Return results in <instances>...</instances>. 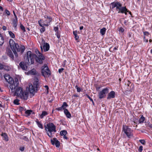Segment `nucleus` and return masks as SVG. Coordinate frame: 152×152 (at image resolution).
Returning <instances> with one entry per match:
<instances>
[{"label":"nucleus","mask_w":152,"mask_h":152,"mask_svg":"<svg viewBox=\"0 0 152 152\" xmlns=\"http://www.w3.org/2000/svg\"><path fill=\"white\" fill-rule=\"evenodd\" d=\"M140 142L143 145H145V142L143 140H140Z\"/></svg>","instance_id":"obj_38"},{"label":"nucleus","mask_w":152,"mask_h":152,"mask_svg":"<svg viewBox=\"0 0 152 152\" xmlns=\"http://www.w3.org/2000/svg\"><path fill=\"white\" fill-rule=\"evenodd\" d=\"M58 27H55L54 28V30H55V31H58Z\"/></svg>","instance_id":"obj_44"},{"label":"nucleus","mask_w":152,"mask_h":152,"mask_svg":"<svg viewBox=\"0 0 152 152\" xmlns=\"http://www.w3.org/2000/svg\"><path fill=\"white\" fill-rule=\"evenodd\" d=\"M13 26L15 28H16L17 27L18 24L17 18H14L13 19Z\"/></svg>","instance_id":"obj_23"},{"label":"nucleus","mask_w":152,"mask_h":152,"mask_svg":"<svg viewBox=\"0 0 152 152\" xmlns=\"http://www.w3.org/2000/svg\"><path fill=\"white\" fill-rule=\"evenodd\" d=\"M83 26H81L80 27V30L83 29Z\"/></svg>","instance_id":"obj_56"},{"label":"nucleus","mask_w":152,"mask_h":152,"mask_svg":"<svg viewBox=\"0 0 152 152\" xmlns=\"http://www.w3.org/2000/svg\"><path fill=\"white\" fill-rule=\"evenodd\" d=\"M18 97L22 99L26 100L28 97V93L27 91H23Z\"/></svg>","instance_id":"obj_12"},{"label":"nucleus","mask_w":152,"mask_h":152,"mask_svg":"<svg viewBox=\"0 0 152 152\" xmlns=\"http://www.w3.org/2000/svg\"><path fill=\"white\" fill-rule=\"evenodd\" d=\"M7 82L8 83H9L10 84L9 85V88H10V86H13V85H14L15 83H17L18 84V79L17 78H15V80H14L13 78L11 77L9 78L8 79V80L7 81Z\"/></svg>","instance_id":"obj_11"},{"label":"nucleus","mask_w":152,"mask_h":152,"mask_svg":"<svg viewBox=\"0 0 152 152\" xmlns=\"http://www.w3.org/2000/svg\"><path fill=\"white\" fill-rule=\"evenodd\" d=\"M119 81L120 82H121V78H120L119 79Z\"/></svg>","instance_id":"obj_60"},{"label":"nucleus","mask_w":152,"mask_h":152,"mask_svg":"<svg viewBox=\"0 0 152 152\" xmlns=\"http://www.w3.org/2000/svg\"><path fill=\"white\" fill-rule=\"evenodd\" d=\"M10 86V89H11L12 92L14 93V95L19 96L23 91L22 88L18 86V84L15 83L13 86Z\"/></svg>","instance_id":"obj_4"},{"label":"nucleus","mask_w":152,"mask_h":152,"mask_svg":"<svg viewBox=\"0 0 152 152\" xmlns=\"http://www.w3.org/2000/svg\"><path fill=\"white\" fill-rule=\"evenodd\" d=\"M63 138H64V139H66V140H67V139H68V138H67V137H66V135H64V136H63Z\"/></svg>","instance_id":"obj_53"},{"label":"nucleus","mask_w":152,"mask_h":152,"mask_svg":"<svg viewBox=\"0 0 152 152\" xmlns=\"http://www.w3.org/2000/svg\"><path fill=\"white\" fill-rule=\"evenodd\" d=\"M118 31L120 32H123L124 31V29L122 28H120L118 30Z\"/></svg>","instance_id":"obj_41"},{"label":"nucleus","mask_w":152,"mask_h":152,"mask_svg":"<svg viewBox=\"0 0 152 152\" xmlns=\"http://www.w3.org/2000/svg\"><path fill=\"white\" fill-rule=\"evenodd\" d=\"M19 100L18 99H15L13 102L16 105H19Z\"/></svg>","instance_id":"obj_35"},{"label":"nucleus","mask_w":152,"mask_h":152,"mask_svg":"<svg viewBox=\"0 0 152 152\" xmlns=\"http://www.w3.org/2000/svg\"><path fill=\"white\" fill-rule=\"evenodd\" d=\"M4 77L6 81L8 80V79L10 77V76L9 75L7 74L4 75Z\"/></svg>","instance_id":"obj_34"},{"label":"nucleus","mask_w":152,"mask_h":152,"mask_svg":"<svg viewBox=\"0 0 152 152\" xmlns=\"http://www.w3.org/2000/svg\"><path fill=\"white\" fill-rule=\"evenodd\" d=\"M20 28L24 31H26L24 27L22 24L20 25Z\"/></svg>","instance_id":"obj_37"},{"label":"nucleus","mask_w":152,"mask_h":152,"mask_svg":"<svg viewBox=\"0 0 152 152\" xmlns=\"http://www.w3.org/2000/svg\"><path fill=\"white\" fill-rule=\"evenodd\" d=\"M9 43L11 49L12 50L16 57L18 56L17 52L20 53V54H22L24 52L25 48L23 45H19L17 43H15L12 39H10Z\"/></svg>","instance_id":"obj_1"},{"label":"nucleus","mask_w":152,"mask_h":152,"mask_svg":"<svg viewBox=\"0 0 152 152\" xmlns=\"http://www.w3.org/2000/svg\"><path fill=\"white\" fill-rule=\"evenodd\" d=\"M112 5L113 6V8L116 7V10L117 11L120 10L122 6V4L119 2H114L112 3Z\"/></svg>","instance_id":"obj_13"},{"label":"nucleus","mask_w":152,"mask_h":152,"mask_svg":"<svg viewBox=\"0 0 152 152\" xmlns=\"http://www.w3.org/2000/svg\"><path fill=\"white\" fill-rule=\"evenodd\" d=\"M2 28L4 30H6L7 28L5 26H3L2 27Z\"/></svg>","instance_id":"obj_50"},{"label":"nucleus","mask_w":152,"mask_h":152,"mask_svg":"<svg viewBox=\"0 0 152 152\" xmlns=\"http://www.w3.org/2000/svg\"><path fill=\"white\" fill-rule=\"evenodd\" d=\"M127 12H124L125 13V15H127Z\"/></svg>","instance_id":"obj_62"},{"label":"nucleus","mask_w":152,"mask_h":152,"mask_svg":"<svg viewBox=\"0 0 152 152\" xmlns=\"http://www.w3.org/2000/svg\"><path fill=\"white\" fill-rule=\"evenodd\" d=\"M56 35L57 37L59 39L60 37V34L58 32V31L56 32Z\"/></svg>","instance_id":"obj_39"},{"label":"nucleus","mask_w":152,"mask_h":152,"mask_svg":"<svg viewBox=\"0 0 152 152\" xmlns=\"http://www.w3.org/2000/svg\"><path fill=\"white\" fill-rule=\"evenodd\" d=\"M0 9L2 11H3V8L2 7L0 6Z\"/></svg>","instance_id":"obj_57"},{"label":"nucleus","mask_w":152,"mask_h":152,"mask_svg":"<svg viewBox=\"0 0 152 152\" xmlns=\"http://www.w3.org/2000/svg\"><path fill=\"white\" fill-rule=\"evenodd\" d=\"M56 110H57L58 111H62L63 110H62V109L60 107H59L57 108L56 109Z\"/></svg>","instance_id":"obj_46"},{"label":"nucleus","mask_w":152,"mask_h":152,"mask_svg":"<svg viewBox=\"0 0 152 152\" xmlns=\"http://www.w3.org/2000/svg\"><path fill=\"white\" fill-rule=\"evenodd\" d=\"M44 26L42 27V28L40 29V31L42 32H44L45 31V28L43 27Z\"/></svg>","instance_id":"obj_49"},{"label":"nucleus","mask_w":152,"mask_h":152,"mask_svg":"<svg viewBox=\"0 0 152 152\" xmlns=\"http://www.w3.org/2000/svg\"><path fill=\"white\" fill-rule=\"evenodd\" d=\"M106 29L105 28H103L100 29V32L101 34L102 35H104L105 33Z\"/></svg>","instance_id":"obj_30"},{"label":"nucleus","mask_w":152,"mask_h":152,"mask_svg":"<svg viewBox=\"0 0 152 152\" xmlns=\"http://www.w3.org/2000/svg\"><path fill=\"white\" fill-rule=\"evenodd\" d=\"M19 65L22 69L26 70L27 69V67L26 66V64L24 62H20L19 64Z\"/></svg>","instance_id":"obj_17"},{"label":"nucleus","mask_w":152,"mask_h":152,"mask_svg":"<svg viewBox=\"0 0 152 152\" xmlns=\"http://www.w3.org/2000/svg\"><path fill=\"white\" fill-rule=\"evenodd\" d=\"M36 53L38 56V57L36 56V60L37 62L40 64H42L43 63V61L45 59L44 56L38 50H37L35 51Z\"/></svg>","instance_id":"obj_9"},{"label":"nucleus","mask_w":152,"mask_h":152,"mask_svg":"<svg viewBox=\"0 0 152 152\" xmlns=\"http://www.w3.org/2000/svg\"><path fill=\"white\" fill-rule=\"evenodd\" d=\"M51 142L52 145H53L55 144L57 147H59L60 142L56 138H54L53 140H51Z\"/></svg>","instance_id":"obj_15"},{"label":"nucleus","mask_w":152,"mask_h":152,"mask_svg":"<svg viewBox=\"0 0 152 152\" xmlns=\"http://www.w3.org/2000/svg\"><path fill=\"white\" fill-rule=\"evenodd\" d=\"M130 82L129 81H128V83H127V84L128 86H129V84H130Z\"/></svg>","instance_id":"obj_55"},{"label":"nucleus","mask_w":152,"mask_h":152,"mask_svg":"<svg viewBox=\"0 0 152 152\" xmlns=\"http://www.w3.org/2000/svg\"><path fill=\"white\" fill-rule=\"evenodd\" d=\"M39 80L37 77L35 78L33 85L31 84L29 85V91L31 94H33L37 91V88L39 87Z\"/></svg>","instance_id":"obj_5"},{"label":"nucleus","mask_w":152,"mask_h":152,"mask_svg":"<svg viewBox=\"0 0 152 152\" xmlns=\"http://www.w3.org/2000/svg\"><path fill=\"white\" fill-rule=\"evenodd\" d=\"M41 69L42 75L44 77H49L50 75V72L47 64H44L43 66H42Z\"/></svg>","instance_id":"obj_7"},{"label":"nucleus","mask_w":152,"mask_h":152,"mask_svg":"<svg viewBox=\"0 0 152 152\" xmlns=\"http://www.w3.org/2000/svg\"><path fill=\"white\" fill-rule=\"evenodd\" d=\"M109 92V89L107 88H105L103 89L102 91L99 93L98 96L99 99H101L104 98L106 95Z\"/></svg>","instance_id":"obj_10"},{"label":"nucleus","mask_w":152,"mask_h":152,"mask_svg":"<svg viewBox=\"0 0 152 152\" xmlns=\"http://www.w3.org/2000/svg\"><path fill=\"white\" fill-rule=\"evenodd\" d=\"M4 42V40L3 37L1 34H0V45H2Z\"/></svg>","instance_id":"obj_25"},{"label":"nucleus","mask_w":152,"mask_h":152,"mask_svg":"<svg viewBox=\"0 0 152 152\" xmlns=\"http://www.w3.org/2000/svg\"><path fill=\"white\" fill-rule=\"evenodd\" d=\"M20 150L22 151H23L24 150V147H20Z\"/></svg>","instance_id":"obj_47"},{"label":"nucleus","mask_w":152,"mask_h":152,"mask_svg":"<svg viewBox=\"0 0 152 152\" xmlns=\"http://www.w3.org/2000/svg\"><path fill=\"white\" fill-rule=\"evenodd\" d=\"M122 132H124L129 138H130L133 136L131 129L126 125L123 126Z\"/></svg>","instance_id":"obj_8"},{"label":"nucleus","mask_w":152,"mask_h":152,"mask_svg":"<svg viewBox=\"0 0 152 152\" xmlns=\"http://www.w3.org/2000/svg\"><path fill=\"white\" fill-rule=\"evenodd\" d=\"M5 13L8 16H9L10 15V11L7 9L5 10Z\"/></svg>","instance_id":"obj_40"},{"label":"nucleus","mask_w":152,"mask_h":152,"mask_svg":"<svg viewBox=\"0 0 152 152\" xmlns=\"http://www.w3.org/2000/svg\"><path fill=\"white\" fill-rule=\"evenodd\" d=\"M67 133V131L65 130H63L61 131L60 132V134L61 136L66 135Z\"/></svg>","instance_id":"obj_28"},{"label":"nucleus","mask_w":152,"mask_h":152,"mask_svg":"<svg viewBox=\"0 0 152 152\" xmlns=\"http://www.w3.org/2000/svg\"><path fill=\"white\" fill-rule=\"evenodd\" d=\"M10 37L12 38H15V36L14 34L11 31H8Z\"/></svg>","instance_id":"obj_31"},{"label":"nucleus","mask_w":152,"mask_h":152,"mask_svg":"<svg viewBox=\"0 0 152 152\" xmlns=\"http://www.w3.org/2000/svg\"><path fill=\"white\" fill-rule=\"evenodd\" d=\"M45 87L46 88L47 90H48V89H49V88H48V86H45Z\"/></svg>","instance_id":"obj_54"},{"label":"nucleus","mask_w":152,"mask_h":152,"mask_svg":"<svg viewBox=\"0 0 152 152\" xmlns=\"http://www.w3.org/2000/svg\"><path fill=\"white\" fill-rule=\"evenodd\" d=\"M74 96H75V97H77V95H75Z\"/></svg>","instance_id":"obj_63"},{"label":"nucleus","mask_w":152,"mask_h":152,"mask_svg":"<svg viewBox=\"0 0 152 152\" xmlns=\"http://www.w3.org/2000/svg\"><path fill=\"white\" fill-rule=\"evenodd\" d=\"M87 96L89 99L92 102V103L93 104H94V102L93 99L92 98H91L88 95H87Z\"/></svg>","instance_id":"obj_43"},{"label":"nucleus","mask_w":152,"mask_h":152,"mask_svg":"<svg viewBox=\"0 0 152 152\" xmlns=\"http://www.w3.org/2000/svg\"><path fill=\"white\" fill-rule=\"evenodd\" d=\"M1 135L3 138V140L6 141H8L9 138L7 134L5 133H2Z\"/></svg>","instance_id":"obj_18"},{"label":"nucleus","mask_w":152,"mask_h":152,"mask_svg":"<svg viewBox=\"0 0 152 152\" xmlns=\"http://www.w3.org/2000/svg\"><path fill=\"white\" fill-rule=\"evenodd\" d=\"M7 52L8 56L12 59L14 58V56L12 51L9 49L7 50Z\"/></svg>","instance_id":"obj_19"},{"label":"nucleus","mask_w":152,"mask_h":152,"mask_svg":"<svg viewBox=\"0 0 152 152\" xmlns=\"http://www.w3.org/2000/svg\"><path fill=\"white\" fill-rule=\"evenodd\" d=\"M64 112L66 116L68 118H69L71 117V115L70 113L67 109H64Z\"/></svg>","instance_id":"obj_21"},{"label":"nucleus","mask_w":152,"mask_h":152,"mask_svg":"<svg viewBox=\"0 0 152 152\" xmlns=\"http://www.w3.org/2000/svg\"><path fill=\"white\" fill-rule=\"evenodd\" d=\"M75 88H76L77 92H80L81 91V89L80 87H78L77 85L75 86Z\"/></svg>","instance_id":"obj_36"},{"label":"nucleus","mask_w":152,"mask_h":152,"mask_svg":"<svg viewBox=\"0 0 152 152\" xmlns=\"http://www.w3.org/2000/svg\"><path fill=\"white\" fill-rule=\"evenodd\" d=\"M126 12H129V13L131 15H132V14H131L132 13L131 12H130V11H129L127 10V11Z\"/></svg>","instance_id":"obj_59"},{"label":"nucleus","mask_w":152,"mask_h":152,"mask_svg":"<svg viewBox=\"0 0 152 152\" xmlns=\"http://www.w3.org/2000/svg\"><path fill=\"white\" fill-rule=\"evenodd\" d=\"M48 113L45 111H42V114L40 115V117L41 118H43L44 116L47 115Z\"/></svg>","instance_id":"obj_26"},{"label":"nucleus","mask_w":152,"mask_h":152,"mask_svg":"<svg viewBox=\"0 0 152 152\" xmlns=\"http://www.w3.org/2000/svg\"><path fill=\"white\" fill-rule=\"evenodd\" d=\"M28 73L31 75H37V73L36 70L34 69H33L29 71Z\"/></svg>","instance_id":"obj_22"},{"label":"nucleus","mask_w":152,"mask_h":152,"mask_svg":"<svg viewBox=\"0 0 152 152\" xmlns=\"http://www.w3.org/2000/svg\"><path fill=\"white\" fill-rule=\"evenodd\" d=\"M13 12L14 15V18H17V16L16 15L14 11H13Z\"/></svg>","instance_id":"obj_51"},{"label":"nucleus","mask_w":152,"mask_h":152,"mask_svg":"<svg viewBox=\"0 0 152 152\" xmlns=\"http://www.w3.org/2000/svg\"><path fill=\"white\" fill-rule=\"evenodd\" d=\"M64 70V69L63 68H61V69H59L58 70V72L59 73H61L62 72L63 70Z\"/></svg>","instance_id":"obj_42"},{"label":"nucleus","mask_w":152,"mask_h":152,"mask_svg":"<svg viewBox=\"0 0 152 152\" xmlns=\"http://www.w3.org/2000/svg\"><path fill=\"white\" fill-rule=\"evenodd\" d=\"M144 34L145 35H146L148 34V32H144Z\"/></svg>","instance_id":"obj_58"},{"label":"nucleus","mask_w":152,"mask_h":152,"mask_svg":"<svg viewBox=\"0 0 152 152\" xmlns=\"http://www.w3.org/2000/svg\"><path fill=\"white\" fill-rule=\"evenodd\" d=\"M142 146H140L139 149V151L140 152H141L142 151Z\"/></svg>","instance_id":"obj_45"},{"label":"nucleus","mask_w":152,"mask_h":152,"mask_svg":"<svg viewBox=\"0 0 152 152\" xmlns=\"http://www.w3.org/2000/svg\"><path fill=\"white\" fill-rule=\"evenodd\" d=\"M23 140H26H26H27V138L26 137V136H24V137H23Z\"/></svg>","instance_id":"obj_52"},{"label":"nucleus","mask_w":152,"mask_h":152,"mask_svg":"<svg viewBox=\"0 0 152 152\" xmlns=\"http://www.w3.org/2000/svg\"><path fill=\"white\" fill-rule=\"evenodd\" d=\"M44 17L45 19L44 21H42L41 20L39 21V25L41 27L48 26L50 24V22L52 21V18L46 15L44 16Z\"/></svg>","instance_id":"obj_6"},{"label":"nucleus","mask_w":152,"mask_h":152,"mask_svg":"<svg viewBox=\"0 0 152 152\" xmlns=\"http://www.w3.org/2000/svg\"><path fill=\"white\" fill-rule=\"evenodd\" d=\"M36 57V55L32 53L31 51H28L24 57L26 63L29 65L33 64Z\"/></svg>","instance_id":"obj_2"},{"label":"nucleus","mask_w":152,"mask_h":152,"mask_svg":"<svg viewBox=\"0 0 152 152\" xmlns=\"http://www.w3.org/2000/svg\"><path fill=\"white\" fill-rule=\"evenodd\" d=\"M151 53L152 54V49L151 50Z\"/></svg>","instance_id":"obj_61"},{"label":"nucleus","mask_w":152,"mask_h":152,"mask_svg":"<svg viewBox=\"0 0 152 152\" xmlns=\"http://www.w3.org/2000/svg\"><path fill=\"white\" fill-rule=\"evenodd\" d=\"M31 113H32L33 114L34 113V112H33L32 110H28L26 111L25 113L26 115V116L27 117L29 116Z\"/></svg>","instance_id":"obj_24"},{"label":"nucleus","mask_w":152,"mask_h":152,"mask_svg":"<svg viewBox=\"0 0 152 152\" xmlns=\"http://www.w3.org/2000/svg\"><path fill=\"white\" fill-rule=\"evenodd\" d=\"M73 34L75 36V40H77L79 38V37L77 36V32L76 31H73Z\"/></svg>","instance_id":"obj_27"},{"label":"nucleus","mask_w":152,"mask_h":152,"mask_svg":"<svg viewBox=\"0 0 152 152\" xmlns=\"http://www.w3.org/2000/svg\"><path fill=\"white\" fill-rule=\"evenodd\" d=\"M115 97V93L114 91H112L108 94L107 97V99H109L111 98H114Z\"/></svg>","instance_id":"obj_16"},{"label":"nucleus","mask_w":152,"mask_h":152,"mask_svg":"<svg viewBox=\"0 0 152 152\" xmlns=\"http://www.w3.org/2000/svg\"><path fill=\"white\" fill-rule=\"evenodd\" d=\"M145 120V118L142 115L140 118V119L139 120V123H143L144 121Z\"/></svg>","instance_id":"obj_29"},{"label":"nucleus","mask_w":152,"mask_h":152,"mask_svg":"<svg viewBox=\"0 0 152 152\" xmlns=\"http://www.w3.org/2000/svg\"><path fill=\"white\" fill-rule=\"evenodd\" d=\"M45 130L47 132L48 135L50 137L52 136V134L56 132V126L53 123H49L45 126Z\"/></svg>","instance_id":"obj_3"},{"label":"nucleus","mask_w":152,"mask_h":152,"mask_svg":"<svg viewBox=\"0 0 152 152\" xmlns=\"http://www.w3.org/2000/svg\"><path fill=\"white\" fill-rule=\"evenodd\" d=\"M114 49H115V50H116V49H117V48H116V47H115L114 48Z\"/></svg>","instance_id":"obj_64"},{"label":"nucleus","mask_w":152,"mask_h":152,"mask_svg":"<svg viewBox=\"0 0 152 152\" xmlns=\"http://www.w3.org/2000/svg\"><path fill=\"white\" fill-rule=\"evenodd\" d=\"M36 123L37 124L39 128H41V129H43V126L42 124H41L39 121H37Z\"/></svg>","instance_id":"obj_32"},{"label":"nucleus","mask_w":152,"mask_h":152,"mask_svg":"<svg viewBox=\"0 0 152 152\" xmlns=\"http://www.w3.org/2000/svg\"><path fill=\"white\" fill-rule=\"evenodd\" d=\"M127 11V9L125 7H121L120 9L118 11V13H124V12H126Z\"/></svg>","instance_id":"obj_20"},{"label":"nucleus","mask_w":152,"mask_h":152,"mask_svg":"<svg viewBox=\"0 0 152 152\" xmlns=\"http://www.w3.org/2000/svg\"><path fill=\"white\" fill-rule=\"evenodd\" d=\"M41 50L42 51H43V49L45 52L49 50L50 48V46L49 44L47 43H44V44L43 46H40Z\"/></svg>","instance_id":"obj_14"},{"label":"nucleus","mask_w":152,"mask_h":152,"mask_svg":"<svg viewBox=\"0 0 152 152\" xmlns=\"http://www.w3.org/2000/svg\"><path fill=\"white\" fill-rule=\"evenodd\" d=\"M3 65L1 64H0V69H3Z\"/></svg>","instance_id":"obj_48"},{"label":"nucleus","mask_w":152,"mask_h":152,"mask_svg":"<svg viewBox=\"0 0 152 152\" xmlns=\"http://www.w3.org/2000/svg\"><path fill=\"white\" fill-rule=\"evenodd\" d=\"M68 106L67 104L65 102H64L63 103V105H62V106L61 107V108L62 109V110H64L65 109V107H66Z\"/></svg>","instance_id":"obj_33"}]
</instances>
